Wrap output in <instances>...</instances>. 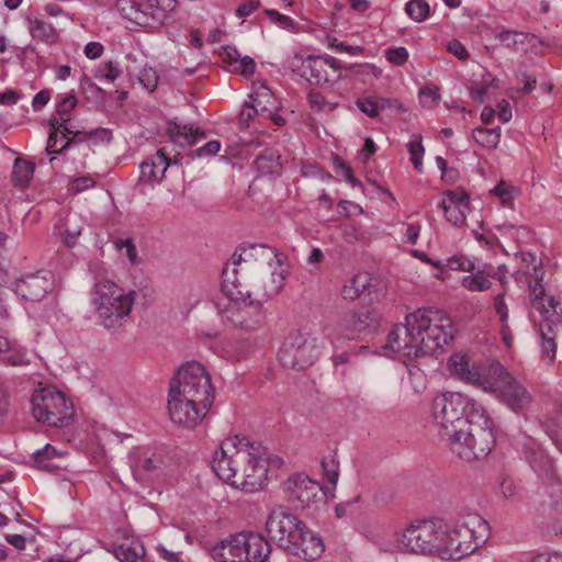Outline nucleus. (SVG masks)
<instances>
[{"mask_svg":"<svg viewBox=\"0 0 562 562\" xmlns=\"http://www.w3.org/2000/svg\"><path fill=\"white\" fill-rule=\"evenodd\" d=\"M259 4V0H247L238 7L237 15L239 18H247L258 9Z\"/></svg>","mask_w":562,"mask_h":562,"instance_id":"nucleus-64","label":"nucleus"},{"mask_svg":"<svg viewBox=\"0 0 562 562\" xmlns=\"http://www.w3.org/2000/svg\"><path fill=\"white\" fill-rule=\"evenodd\" d=\"M53 289V276L49 271L27 273L14 282L13 291L24 301L40 302Z\"/></svg>","mask_w":562,"mask_h":562,"instance_id":"nucleus-18","label":"nucleus"},{"mask_svg":"<svg viewBox=\"0 0 562 562\" xmlns=\"http://www.w3.org/2000/svg\"><path fill=\"white\" fill-rule=\"evenodd\" d=\"M115 557L121 562H138L145 557V548L139 542H132L131 544H121L114 550Z\"/></svg>","mask_w":562,"mask_h":562,"instance_id":"nucleus-36","label":"nucleus"},{"mask_svg":"<svg viewBox=\"0 0 562 562\" xmlns=\"http://www.w3.org/2000/svg\"><path fill=\"white\" fill-rule=\"evenodd\" d=\"M149 452V449H143L135 454L132 464L134 471L150 473L159 469L161 460L154 453L150 454Z\"/></svg>","mask_w":562,"mask_h":562,"instance_id":"nucleus-35","label":"nucleus"},{"mask_svg":"<svg viewBox=\"0 0 562 562\" xmlns=\"http://www.w3.org/2000/svg\"><path fill=\"white\" fill-rule=\"evenodd\" d=\"M282 272L271 273V284L260 292L244 291L237 277V270L225 267L222 272L223 301L216 304L223 323L245 331H252L261 327L265 322L262 302L277 295L283 286Z\"/></svg>","mask_w":562,"mask_h":562,"instance_id":"nucleus-5","label":"nucleus"},{"mask_svg":"<svg viewBox=\"0 0 562 562\" xmlns=\"http://www.w3.org/2000/svg\"><path fill=\"white\" fill-rule=\"evenodd\" d=\"M280 158V155L276 150L267 148L256 157L254 167L258 173L262 176H279L282 171Z\"/></svg>","mask_w":562,"mask_h":562,"instance_id":"nucleus-27","label":"nucleus"},{"mask_svg":"<svg viewBox=\"0 0 562 562\" xmlns=\"http://www.w3.org/2000/svg\"><path fill=\"white\" fill-rule=\"evenodd\" d=\"M33 457L36 467L41 470L54 472L59 469V467L54 463V458L61 457V453L49 443H47L43 449L36 450L33 453Z\"/></svg>","mask_w":562,"mask_h":562,"instance_id":"nucleus-32","label":"nucleus"},{"mask_svg":"<svg viewBox=\"0 0 562 562\" xmlns=\"http://www.w3.org/2000/svg\"><path fill=\"white\" fill-rule=\"evenodd\" d=\"M505 293H499L494 299V308L496 314L499 316L501 323L508 321V307L505 303Z\"/></svg>","mask_w":562,"mask_h":562,"instance_id":"nucleus-59","label":"nucleus"},{"mask_svg":"<svg viewBox=\"0 0 562 562\" xmlns=\"http://www.w3.org/2000/svg\"><path fill=\"white\" fill-rule=\"evenodd\" d=\"M440 101V91L436 86H426L419 92V102L425 108H432Z\"/></svg>","mask_w":562,"mask_h":562,"instance_id":"nucleus-45","label":"nucleus"},{"mask_svg":"<svg viewBox=\"0 0 562 562\" xmlns=\"http://www.w3.org/2000/svg\"><path fill=\"white\" fill-rule=\"evenodd\" d=\"M210 553L215 562H267L271 544L261 533L241 531L215 544Z\"/></svg>","mask_w":562,"mask_h":562,"instance_id":"nucleus-8","label":"nucleus"},{"mask_svg":"<svg viewBox=\"0 0 562 562\" xmlns=\"http://www.w3.org/2000/svg\"><path fill=\"white\" fill-rule=\"evenodd\" d=\"M304 525L295 515L279 506L270 512L266 521V530L280 549L291 554L296 543V537Z\"/></svg>","mask_w":562,"mask_h":562,"instance_id":"nucleus-14","label":"nucleus"},{"mask_svg":"<svg viewBox=\"0 0 562 562\" xmlns=\"http://www.w3.org/2000/svg\"><path fill=\"white\" fill-rule=\"evenodd\" d=\"M322 468H323L324 475L327 479L328 483H330L331 485L335 486L337 484L338 476H339L338 464L333 459H329V460L324 459L322 461Z\"/></svg>","mask_w":562,"mask_h":562,"instance_id":"nucleus-56","label":"nucleus"},{"mask_svg":"<svg viewBox=\"0 0 562 562\" xmlns=\"http://www.w3.org/2000/svg\"><path fill=\"white\" fill-rule=\"evenodd\" d=\"M222 58L225 63L235 67L240 58V53L236 47L226 46L223 48Z\"/></svg>","mask_w":562,"mask_h":562,"instance_id":"nucleus-63","label":"nucleus"},{"mask_svg":"<svg viewBox=\"0 0 562 562\" xmlns=\"http://www.w3.org/2000/svg\"><path fill=\"white\" fill-rule=\"evenodd\" d=\"M448 367L451 374L458 376L461 381L476 385L484 390V381L490 380L492 376L491 364L481 370L470 362V359L465 355L456 353L449 361Z\"/></svg>","mask_w":562,"mask_h":562,"instance_id":"nucleus-20","label":"nucleus"},{"mask_svg":"<svg viewBox=\"0 0 562 562\" xmlns=\"http://www.w3.org/2000/svg\"><path fill=\"white\" fill-rule=\"evenodd\" d=\"M289 67L314 86H331L341 77V66L335 57L299 55L289 59Z\"/></svg>","mask_w":562,"mask_h":562,"instance_id":"nucleus-13","label":"nucleus"},{"mask_svg":"<svg viewBox=\"0 0 562 562\" xmlns=\"http://www.w3.org/2000/svg\"><path fill=\"white\" fill-rule=\"evenodd\" d=\"M138 79L145 89L153 91L157 87L159 77L155 69L144 68L140 71Z\"/></svg>","mask_w":562,"mask_h":562,"instance_id":"nucleus-52","label":"nucleus"},{"mask_svg":"<svg viewBox=\"0 0 562 562\" xmlns=\"http://www.w3.org/2000/svg\"><path fill=\"white\" fill-rule=\"evenodd\" d=\"M35 164L24 158H16L13 162L11 180L15 188L25 189L34 175Z\"/></svg>","mask_w":562,"mask_h":562,"instance_id":"nucleus-29","label":"nucleus"},{"mask_svg":"<svg viewBox=\"0 0 562 562\" xmlns=\"http://www.w3.org/2000/svg\"><path fill=\"white\" fill-rule=\"evenodd\" d=\"M27 29L33 40L52 45L58 41V32L48 22L41 19H27Z\"/></svg>","mask_w":562,"mask_h":562,"instance_id":"nucleus-28","label":"nucleus"},{"mask_svg":"<svg viewBox=\"0 0 562 562\" xmlns=\"http://www.w3.org/2000/svg\"><path fill=\"white\" fill-rule=\"evenodd\" d=\"M491 379L483 382L484 391L496 392L501 402L509 409L525 415L532 403L528 390L497 361L491 363Z\"/></svg>","mask_w":562,"mask_h":562,"instance_id":"nucleus-9","label":"nucleus"},{"mask_svg":"<svg viewBox=\"0 0 562 562\" xmlns=\"http://www.w3.org/2000/svg\"><path fill=\"white\" fill-rule=\"evenodd\" d=\"M221 149V143L218 140H210L202 147L192 151V157H212L216 155Z\"/></svg>","mask_w":562,"mask_h":562,"instance_id":"nucleus-57","label":"nucleus"},{"mask_svg":"<svg viewBox=\"0 0 562 562\" xmlns=\"http://www.w3.org/2000/svg\"><path fill=\"white\" fill-rule=\"evenodd\" d=\"M357 106L369 117H376L380 114L378 95L358 99Z\"/></svg>","mask_w":562,"mask_h":562,"instance_id":"nucleus-47","label":"nucleus"},{"mask_svg":"<svg viewBox=\"0 0 562 562\" xmlns=\"http://www.w3.org/2000/svg\"><path fill=\"white\" fill-rule=\"evenodd\" d=\"M441 520H422L409 525L397 538V548L405 553L441 559Z\"/></svg>","mask_w":562,"mask_h":562,"instance_id":"nucleus-11","label":"nucleus"},{"mask_svg":"<svg viewBox=\"0 0 562 562\" xmlns=\"http://www.w3.org/2000/svg\"><path fill=\"white\" fill-rule=\"evenodd\" d=\"M94 184L95 181L91 177H79L72 181L70 190L75 193H80L87 189L94 187Z\"/></svg>","mask_w":562,"mask_h":562,"instance_id":"nucleus-60","label":"nucleus"},{"mask_svg":"<svg viewBox=\"0 0 562 562\" xmlns=\"http://www.w3.org/2000/svg\"><path fill=\"white\" fill-rule=\"evenodd\" d=\"M66 122H59L58 119H52L49 122L50 133L47 139L46 153L47 155H61L63 149H58V134L61 135V139L64 136H68L71 133V130L65 125Z\"/></svg>","mask_w":562,"mask_h":562,"instance_id":"nucleus-33","label":"nucleus"},{"mask_svg":"<svg viewBox=\"0 0 562 562\" xmlns=\"http://www.w3.org/2000/svg\"><path fill=\"white\" fill-rule=\"evenodd\" d=\"M167 134L176 145L180 147L192 146L199 139L206 137L205 132L193 124H178L169 122Z\"/></svg>","mask_w":562,"mask_h":562,"instance_id":"nucleus-25","label":"nucleus"},{"mask_svg":"<svg viewBox=\"0 0 562 562\" xmlns=\"http://www.w3.org/2000/svg\"><path fill=\"white\" fill-rule=\"evenodd\" d=\"M371 279L368 273H358L353 276L347 284L344 285L341 294L345 300L355 301L364 290L371 288Z\"/></svg>","mask_w":562,"mask_h":562,"instance_id":"nucleus-31","label":"nucleus"},{"mask_svg":"<svg viewBox=\"0 0 562 562\" xmlns=\"http://www.w3.org/2000/svg\"><path fill=\"white\" fill-rule=\"evenodd\" d=\"M212 469L225 483L246 493L263 488L268 474L266 449L245 437L225 439L214 453Z\"/></svg>","mask_w":562,"mask_h":562,"instance_id":"nucleus-2","label":"nucleus"},{"mask_svg":"<svg viewBox=\"0 0 562 562\" xmlns=\"http://www.w3.org/2000/svg\"><path fill=\"white\" fill-rule=\"evenodd\" d=\"M97 135H99L102 139H108V140H110V137H111L110 132L105 128H97L91 132H82V131L74 132V131H71V133L68 136H64L63 140L65 143L59 149H63V153H64L68 147H70L71 144L82 143L86 139H88L92 136H97Z\"/></svg>","mask_w":562,"mask_h":562,"instance_id":"nucleus-37","label":"nucleus"},{"mask_svg":"<svg viewBox=\"0 0 562 562\" xmlns=\"http://www.w3.org/2000/svg\"><path fill=\"white\" fill-rule=\"evenodd\" d=\"M116 10L122 18L139 26L149 25V12L136 0H117Z\"/></svg>","mask_w":562,"mask_h":562,"instance_id":"nucleus-26","label":"nucleus"},{"mask_svg":"<svg viewBox=\"0 0 562 562\" xmlns=\"http://www.w3.org/2000/svg\"><path fill=\"white\" fill-rule=\"evenodd\" d=\"M472 137L480 146L486 149H495L501 140V127H476L472 132Z\"/></svg>","mask_w":562,"mask_h":562,"instance_id":"nucleus-34","label":"nucleus"},{"mask_svg":"<svg viewBox=\"0 0 562 562\" xmlns=\"http://www.w3.org/2000/svg\"><path fill=\"white\" fill-rule=\"evenodd\" d=\"M77 104V99L75 95H66L57 105V113L60 116V120L64 122H68L69 113L75 109Z\"/></svg>","mask_w":562,"mask_h":562,"instance_id":"nucleus-55","label":"nucleus"},{"mask_svg":"<svg viewBox=\"0 0 562 562\" xmlns=\"http://www.w3.org/2000/svg\"><path fill=\"white\" fill-rule=\"evenodd\" d=\"M407 148L411 156V162L418 172H422L423 157L425 153V148L422 144V136L419 134H414L407 144Z\"/></svg>","mask_w":562,"mask_h":562,"instance_id":"nucleus-42","label":"nucleus"},{"mask_svg":"<svg viewBox=\"0 0 562 562\" xmlns=\"http://www.w3.org/2000/svg\"><path fill=\"white\" fill-rule=\"evenodd\" d=\"M121 75L122 69L120 68L119 63L112 60L101 61L93 70L94 78L100 80L104 79L110 82L116 80Z\"/></svg>","mask_w":562,"mask_h":562,"instance_id":"nucleus-40","label":"nucleus"},{"mask_svg":"<svg viewBox=\"0 0 562 562\" xmlns=\"http://www.w3.org/2000/svg\"><path fill=\"white\" fill-rule=\"evenodd\" d=\"M319 355L317 338L301 331H293L284 339L278 357L285 369L304 370L311 367Z\"/></svg>","mask_w":562,"mask_h":562,"instance_id":"nucleus-12","label":"nucleus"},{"mask_svg":"<svg viewBox=\"0 0 562 562\" xmlns=\"http://www.w3.org/2000/svg\"><path fill=\"white\" fill-rule=\"evenodd\" d=\"M541 352L543 356L553 360L555 358L557 345L554 341L553 328L550 323L540 324Z\"/></svg>","mask_w":562,"mask_h":562,"instance_id":"nucleus-38","label":"nucleus"},{"mask_svg":"<svg viewBox=\"0 0 562 562\" xmlns=\"http://www.w3.org/2000/svg\"><path fill=\"white\" fill-rule=\"evenodd\" d=\"M496 40L501 43V45L507 48H524L525 45L531 44L533 41L538 40L536 35L526 32L513 31V30H503L496 34Z\"/></svg>","mask_w":562,"mask_h":562,"instance_id":"nucleus-30","label":"nucleus"},{"mask_svg":"<svg viewBox=\"0 0 562 562\" xmlns=\"http://www.w3.org/2000/svg\"><path fill=\"white\" fill-rule=\"evenodd\" d=\"M325 550L322 538L307 528H302L296 537V543L293 547L291 555L297 557L304 561H314L318 559Z\"/></svg>","mask_w":562,"mask_h":562,"instance_id":"nucleus-23","label":"nucleus"},{"mask_svg":"<svg viewBox=\"0 0 562 562\" xmlns=\"http://www.w3.org/2000/svg\"><path fill=\"white\" fill-rule=\"evenodd\" d=\"M461 284L469 291L482 292L491 288L492 282L484 274L483 270L472 272L470 276H465L461 280Z\"/></svg>","mask_w":562,"mask_h":562,"instance_id":"nucleus-39","label":"nucleus"},{"mask_svg":"<svg viewBox=\"0 0 562 562\" xmlns=\"http://www.w3.org/2000/svg\"><path fill=\"white\" fill-rule=\"evenodd\" d=\"M255 68H256V64L251 57H249V56L241 57L240 56V58L234 69L239 71L243 75H252L255 72Z\"/></svg>","mask_w":562,"mask_h":562,"instance_id":"nucleus-61","label":"nucleus"},{"mask_svg":"<svg viewBox=\"0 0 562 562\" xmlns=\"http://www.w3.org/2000/svg\"><path fill=\"white\" fill-rule=\"evenodd\" d=\"M31 404L36 422L49 427H65L74 417L72 403L53 386L36 390Z\"/></svg>","mask_w":562,"mask_h":562,"instance_id":"nucleus-10","label":"nucleus"},{"mask_svg":"<svg viewBox=\"0 0 562 562\" xmlns=\"http://www.w3.org/2000/svg\"><path fill=\"white\" fill-rule=\"evenodd\" d=\"M448 222L457 227L465 224L467 213L470 211V196L464 190H449L445 192L441 202Z\"/></svg>","mask_w":562,"mask_h":562,"instance_id":"nucleus-21","label":"nucleus"},{"mask_svg":"<svg viewBox=\"0 0 562 562\" xmlns=\"http://www.w3.org/2000/svg\"><path fill=\"white\" fill-rule=\"evenodd\" d=\"M445 268L454 271L473 272L475 270V265L471 259L467 258L465 256L456 255L448 258L445 263L441 262V267H438L440 271H443Z\"/></svg>","mask_w":562,"mask_h":562,"instance_id":"nucleus-43","label":"nucleus"},{"mask_svg":"<svg viewBox=\"0 0 562 562\" xmlns=\"http://www.w3.org/2000/svg\"><path fill=\"white\" fill-rule=\"evenodd\" d=\"M213 401L210 373L200 362L184 363L170 381L168 411L175 424L194 428L204 419Z\"/></svg>","mask_w":562,"mask_h":562,"instance_id":"nucleus-3","label":"nucleus"},{"mask_svg":"<svg viewBox=\"0 0 562 562\" xmlns=\"http://www.w3.org/2000/svg\"><path fill=\"white\" fill-rule=\"evenodd\" d=\"M116 247L132 265L138 263L137 250L132 239H120L116 241Z\"/></svg>","mask_w":562,"mask_h":562,"instance_id":"nucleus-49","label":"nucleus"},{"mask_svg":"<svg viewBox=\"0 0 562 562\" xmlns=\"http://www.w3.org/2000/svg\"><path fill=\"white\" fill-rule=\"evenodd\" d=\"M159 557L167 562H183L181 551H170L162 544H158L156 548Z\"/></svg>","mask_w":562,"mask_h":562,"instance_id":"nucleus-62","label":"nucleus"},{"mask_svg":"<svg viewBox=\"0 0 562 562\" xmlns=\"http://www.w3.org/2000/svg\"><path fill=\"white\" fill-rule=\"evenodd\" d=\"M385 56L391 64L402 66L408 59V52L405 47L401 46L387 49Z\"/></svg>","mask_w":562,"mask_h":562,"instance_id":"nucleus-53","label":"nucleus"},{"mask_svg":"<svg viewBox=\"0 0 562 562\" xmlns=\"http://www.w3.org/2000/svg\"><path fill=\"white\" fill-rule=\"evenodd\" d=\"M405 12L414 21L422 22L429 15V4L425 0H411L405 5Z\"/></svg>","mask_w":562,"mask_h":562,"instance_id":"nucleus-44","label":"nucleus"},{"mask_svg":"<svg viewBox=\"0 0 562 562\" xmlns=\"http://www.w3.org/2000/svg\"><path fill=\"white\" fill-rule=\"evenodd\" d=\"M135 301V291L126 290L109 279L97 281L91 292L95 317L109 330H117L126 323Z\"/></svg>","mask_w":562,"mask_h":562,"instance_id":"nucleus-7","label":"nucleus"},{"mask_svg":"<svg viewBox=\"0 0 562 562\" xmlns=\"http://www.w3.org/2000/svg\"><path fill=\"white\" fill-rule=\"evenodd\" d=\"M491 88H497L496 79L491 74H485L480 82L471 87L470 95L474 101L482 103Z\"/></svg>","mask_w":562,"mask_h":562,"instance_id":"nucleus-41","label":"nucleus"},{"mask_svg":"<svg viewBox=\"0 0 562 562\" xmlns=\"http://www.w3.org/2000/svg\"><path fill=\"white\" fill-rule=\"evenodd\" d=\"M285 485L289 501L292 502L296 508H307L318 499H322L321 484L303 473H296L290 476Z\"/></svg>","mask_w":562,"mask_h":562,"instance_id":"nucleus-17","label":"nucleus"},{"mask_svg":"<svg viewBox=\"0 0 562 562\" xmlns=\"http://www.w3.org/2000/svg\"><path fill=\"white\" fill-rule=\"evenodd\" d=\"M441 560L445 561H459L472 554L491 536L488 522L475 514L450 522L441 521Z\"/></svg>","mask_w":562,"mask_h":562,"instance_id":"nucleus-6","label":"nucleus"},{"mask_svg":"<svg viewBox=\"0 0 562 562\" xmlns=\"http://www.w3.org/2000/svg\"><path fill=\"white\" fill-rule=\"evenodd\" d=\"M431 415L450 450L464 461L486 457L495 443L493 422L476 401L459 392L438 394Z\"/></svg>","mask_w":562,"mask_h":562,"instance_id":"nucleus-1","label":"nucleus"},{"mask_svg":"<svg viewBox=\"0 0 562 562\" xmlns=\"http://www.w3.org/2000/svg\"><path fill=\"white\" fill-rule=\"evenodd\" d=\"M382 321L381 313L372 306H361L359 310L346 314L339 328L350 337L351 334L374 331L379 328Z\"/></svg>","mask_w":562,"mask_h":562,"instance_id":"nucleus-19","label":"nucleus"},{"mask_svg":"<svg viewBox=\"0 0 562 562\" xmlns=\"http://www.w3.org/2000/svg\"><path fill=\"white\" fill-rule=\"evenodd\" d=\"M265 13L271 22L278 24L283 29L291 30L295 25L294 21L290 16L281 14L276 10L269 9L266 10Z\"/></svg>","mask_w":562,"mask_h":562,"instance_id":"nucleus-54","label":"nucleus"},{"mask_svg":"<svg viewBox=\"0 0 562 562\" xmlns=\"http://www.w3.org/2000/svg\"><path fill=\"white\" fill-rule=\"evenodd\" d=\"M378 102L380 112H385L387 115H397L406 111L404 105L397 99L378 95Z\"/></svg>","mask_w":562,"mask_h":562,"instance_id":"nucleus-46","label":"nucleus"},{"mask_svg":"<svg viewBox=\"0 0 562 562\" xmlns=\"http://www.w3.org/2000/svg\"><path fill=\"white\" fill-rule=\"evenodd\" d=\"M447 50L463 61L470 56L465 46L458 40L450 41L447 45Z\"/></svg>","mask_w":562,"mask_h":562,"instance_id":"nucleus-58","label":"nucleus"},{"mask_svg":"<svg viewBox=\"0 0 562 562\" xmlns=\"http://www.w3.org/2000/svg\"><path fill=\"white\" fill-rule=\"evenodd\" d=\"M304 525L295 515L279 506L270 512L266 521V530L280 549L291 554L296 543V537Z\"/></svg>","mask_w":562,"mask_h":562,"instance_id":"nucleus-15","label":"nucleus"},{"mask_svg":"<svg viewBox=\"0 0 562 562\" xmlns=\"http://www.w3.org/2000/svg\"><path fill=\"white\" fill-rule=\"evenodd\" d=\"M389 334L386 347L403 358H419L448 345L454 337L451 319L440 311L419 308Z\"/></svg>","mask_w":562,"mask_h":562,"instance_id":"nucleus-4","label":"nucleus"},{"mask_svg":"<svg viewBox=\"0 0 562 562\" xmlns=\"http://www.w3.org/2000/svg\"><path fill=\"white\" fill-rule=\"evenodd\" d=\"M169 165L170 159L161 150H158L140 164L139 180L148 184L161 181Z\"/></svg>","mask_w":562,"mask_h":562,"instance_id":"nucleus-24","label":"nucleus"},{"mask_svg":"<svg viewBox=\"0 0 562 562\" xmlns=\"http://www.w3.org/2000/svg\"><path fill=\"white\" fill-rule=\"evenodd\" d=\"M529 463L532 469L538 472L540 475L543 473L546 475L552 472V462L551 460L542 452H539L533 459H529Z\"/></svg>","mask_w":562,"mask_h":562,"instance_id":"nucleus-48","label":"nucleus"},{"mask_svg":"<svg viewBox=\"0 0 562 562\" xmlns=\"http://www.w3.org/2000/svg\"><path fill=\"white\" fill-rule=\"evenodd\" d=\"M251 99L252 103H246L239 114V124L245 127H248L249 123L256 116L263 117L266 112L271 113V111L278 110L277 99L267 88H262L261 91H257L255 95H251Z\"/></svg>","mask_w":562,"mask_h":562,"instance_id":"nucleus-22","label":"nucleus"},{"mask_svg":"<svg viewBox=\"0 0 562 562\" xmlns=\"http://www.w3.org/2000/svg\"><path fill=\"white\" fill-rule=\"evenodd\" d=\"M491 193L497 195L503 204H508L515 199V189L504 181H501Z\"/></svg>","mask_w":562,"mask_h":562,"instance_id":"nucleus-51","label":"nucleus"},{"mask_svg":"<svg viewBox=\"0 0 562 562\" xmlns=\"http://www.w3.org/2000/svg\"><path fill=\"white\" fill-rule=\"evenodd\" d=\"M307 99L313 111L319 112L324 111L326 108L334 110L337 106L336 103L327 102L324 95L318 91H311Z\"/></svg>","mask_w":562,"mask_h":562,"instance_id":"nucleus-50","label":"nucleus"},{"mask_svg":"<svg viewBox=\"0 0 562 562\" xmlns=\"http://www.w3.org/2000/svg\"><path fill=\"white\" fill-rule=\"evenodd\" d=\"M239 252H235L232 257V262L226 265L229 269H236L237 274L239 273L238 267L241 271H247L252 267L273 268L277 271V267L281 266V259L276 248L267 246L265 244H249L248 246H240ZM279 272H283L280 270ZM284 276V273H282Z\"/></svg>","mask_w":562,"mask_h":562,"instance_id":"nucleus-16","label":"nucleus"}]
</instances>
